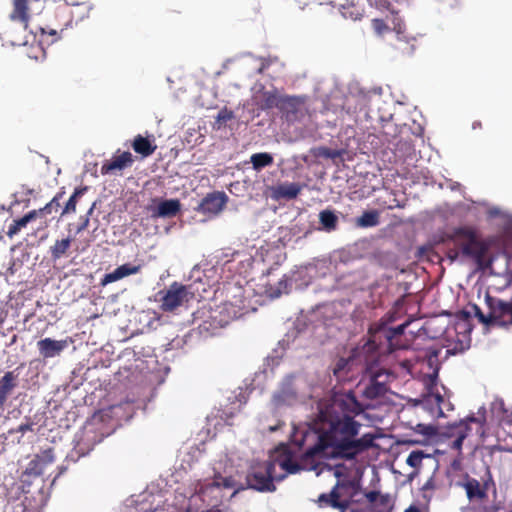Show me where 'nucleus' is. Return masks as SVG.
I'll use <instances>...</instances> for the list:
<instances>
[{
	"label": "nucleus",
	"instance_id": "43",
	"mask_svg": "<svg viewBox=\"0 0 512 512\" xmlns=\"http://www.w3.org/2000/svg\"><path fill=\"white\" fill-rule=\"evenodd\" d=\"M365 497L367 499L368 502L370 503H376L380 497V492L378 491H369L365 494Z\"/></svg>",
	"mask_w": 512,
	"mask_h": 512
},
{
	"label": "nucleus",
	"instance_id": "53",
	"mask_svg": "<svg viewBox=\"0 0 512 512\" xmlns=\"http://www.w3.org/2000/svg\"><path fill=\"white\" fill-rule=\"evenodd\" d=\"M50 34H51V35H55V34H56V32H55L54 30H52V31L50 32Z\"/></svg>",
	"mask_w": 512,
	"mask_h": 512
},
{
	"label": "nucleus",
	"instance_id": "27",
	"mask_svg": "<svg viewBox=\"0 0 512 512\" xmlns=\"http://www.w3.org/2000/svg\"><path fill=\"white\" fill-rule=\"evenodd\" d=\"M250 162L255 171H261L263 168L271 166L274 162L273 156L268 152L254 153L250 157Z\"/></svg>",
	"mask_w": 512,
	"mask_h": 512
},
{
	"label": "nucleus",
	"instance_id": "2",
	"mask_svg": "<svg viewBox=\"0 0 512 512\" xmlns=\"http://www.w3.org/2000/svg\"><path fill=\"white\" fill-rule=\"evenodd\" d=\"M443 242H453L455 247L448 248L447 257L455 261L460 255L472 259L481 270L489 268L492 260L488 257V244L483 241L476 228L460 226L444 233Z\"/></svg>",
	"mask_w": 512,
	"mask_h": 512
},
{
	"label": "nucleus",
	"instance_id": "16",
	"mask_svg": "<svg viewBox=\"0 0 512 512\" xmlns=\"http://www.w3.org/2000/svg\"><path fill=\"white\" fill-rule=\"evenodd\" d=\"M141 265H133L131 263H125L118 266L112 272L106 273L100 281L102 286H106L110 283L119 281L130 275H135L141 271Z\"/></svg>",
	"mask_w": 512,
	"mask_h": 512
},
{
	"label": "nucleus",
	"instance_id": "42",
	"mask_svg": "<svg viewBox=\"0 0 512 512\" xmlns=\"http://www.w3.org/2000/svg\"><path fill=\"white\" fill-rule=\"evenodd\" d=\"M462 421L467 422V425H468L469 427H470V424H471V423L478 424L480 429H482V427H483V425H484V422H485V420H484V419H481V418L475 417L474 415L467 416V417H466L465 419H463Z\"/></svg>",
	"mask_w": 512,
	"mask_h": 512
},
{
	"label": "nucleus",
	"instance_id": "18",
	"mask_svg": "<svg viewBox=\"0 0 512 512\" xmlns=\"http://www.w3.org/2000/svg\"><path fill=\"white\" fill-rule=\"evenodd\" d=\"M235 486V480L233 477H223L220 473H215L214 478L211 482L199 483L197 486V493L199 495H206L210 490L214 488H233Z\"/></svg>",
	"mask_w": 512,
	"mask_h": 512
},
{
	"label": "nucleus",
	"instance_id": "41",
	"mask_svg": "<svg viewBox=\"0 0 512 512\" xmlns=\"http://www.w3.org/2000/svg\"><path fill=\"white\" fill-rule=\"evenodd\" d=\"M34 423L30 421V419L27 420L26 423L20 424L16 429H12L9 431V433L19 432V433H26L27 431L33 430Z\"/></svg>",
	"mask_w": 512,
	"mask_h": 512
},
{
	"label": "nucleus",
	"instance_id": "34",
	"mask_svg": "<svg viewBox=\"0 0 512 512\" xmlns=\"http://www.w3.org/2000/svg\"><path fill=\"white\" fill-rule=\"evenodd\" d=\"M472 309L479 322L486 325H492V310H489V313L485 315L477 305H473Z\"/></svg>",
	"mask_w": 512,
	"mask_h": 512
},
{
	"label": "nucleus",
	"instance_id": "25",
	"mask_svg": "<svg viewBox=\"0 0 512 512\" xmlns=\"http://www.w3.org/2000/svg\"><path fill=\"white\" fill-rule=\"evenodd\" d=\"M380 223V213L377 210H369L356 218L355 224L359 228L375 227Z\"/></svg>",
	"mask_w": 512,
	"mask_h": 512
},
{
	"label": "nucleus",
	"instance_id": "51",
	"mask_svg": "<svg viewBox=\"0 0 512 512\" xmlns=\"http://www.w3.org/2000/svg\"><path fill=\"white\" fill-rule=\"evenodd\" d=\"M203 512H222V510L219 509V508L213 507V508L208 509V510L203 511Z\"/></svg>",
	"mask_w": 512,
	"mask_h": 512
},
{
	"label": "nucleus",
	"instance_id": "22",
	"mask_svg": "<svg viewBox=\"0 0 512 512\" xmlns=\"http://www.w3.org/2000/svg\"><path fill=\"white\" fill-rule=\"evenodd\" d=\"M132 148L137 154L145 158L152 155L157 149V146L154 144L153 140L138 134L134 137Z\"/></svg>",
	"mask_w": 512,
	"mask_h": 512
},
{
	"label": "nucleus",
	"instance_id": "40",
	"mask_svg": "<svg viewBox=\"0 0 512 512\" xmlns=\"http://www.w3.org/2000/svg\"><path fill=\"white\" fill-rule=\"evenodd\" d=\"M289 290V281L286 276H284L279 282H278V288L276 292L273 293V296H280L282 293H288Z\"/></svg>",
	"mask_w": 512,
	"mask_h": 512
},
{
	"label": "nucleus",
	"instance_id": "36",
	"mask_svg": "<svg viewBox=\"0 0 512 512\" xmlns=\"http://www.w3.org/2000/svg\"><path fill=\"white\" fill-rule=\"evenodd\" d=\"M423 459V453L421 451H413L407 457L406 463L413 468L420 466Z\"/></svg>",
	"mask_w": 512,
	"mask_h": 512
},
{
	"label": "nucleus",
	"instance_id": "11",
	"mask_svg": "<svg viewBox=\"0 0 512 512\" xmlns=\"http://www.w3.org/2000/svg\"><path fill=\"white\" fill-rule=\"evenodd\" d=\"M296 376L287 375L279 389L273 394L271 402L275 408L283 406H292L298 401V392L295 386Z\"/></svg>",
	"mask_w": 512,
	"mask_h": 512
},
{
	"label": "nucleus",
	"instance_id": "12",
	"mask_svg": "<svg viewBox=\"0 0 512 512\" xmlns=\"http://www.w3.org/2000/svg\"><path fill=\"white\" fill-rule=\"evenodd\" d=\"M228 197L224 192L208 193L195 209L208 218L218 215L226 206Z\"/></svg>",
	"mask_w": 512,
	"mask_h": 512
},
{
	"label": "nucleus",
	"instance_id": "15",
	"mask_svg": "<svg viewBox=\"0 0 512 512\" xmlns=\"http://www.w3.org/2000/svg\"><path fill=\"white\" fill-rule=\"evenodd\" d=\"M134 162L133 155L129 151L121 154H115L111 160L104 162L101 166V174H112L115 171H122L127 167H131Z\"/></svg>",
	"mask_w": 512,
	"mask_h": 512
},
{
	"label": "nucleus",
	"instance_id": "10",
	"mask_svg": "<svg viewBox=\"0 0 512 512\" xmlns=\"http://www.w3.org/2000/svg\"><path fill=\"white\" fill-rule=\"evenodd\" d=\"M470 430L471 428L467 425V422L458 421L441 427L439 436L450 441V447L460 454L463 441L469 435Z\"/></svg>",
	"mask_w": 512,
	"mask_h": 512
},
{
	"label": "nucleus",
	"instance_id": "55",
	"mask_svg": "<svg viewBox=\"0 0 512 512\" xmlns=\"http://www.w3.org/2000/svg\"><path fill=\"white\" fill-rule=\"evenodd\" d=\"M228 323V320H225L223 321V323L221 325H224V324H227Z\"/></svg>",
	"mask_w": 512,
	"mask_h": 512
},
{
	"label": "nucleus",
	"instance_id": "56",
	"mask_svg": "<svg viewBox=\"0 0 512 512\" xmlns=\"http://www.w3.org/2000/svg\"><path fill=\"white\" fill-rule=\"evenodd\" d=\"M275 430H276V428H274V427L270 428V431H275Z\"/></svg>",
	"mask_w": 512,
	"mask_h": 512
},
{
	"label": "nucleus",
	"instance_id": "1",
	"mask_svg": "<svg viewBox=\"0 0 512 512\" xmlns=\"http://www.w3.org/2000/svg\"><path fill=\"white\" fill-rule=\"evenodd\" d=\"M353 391L335 393L330 402L320 407L311 428L317 435L314 445L303 454L305 460L343 459L351 461L373 446L374 435L360 436L365 412Z\"/></svg>",
	"mask_w": 512,
	"mask_h": 512
},
{
	"label": "nucleus",
	"instance_id": "29",
	"mask_svg": "<svg viewBox=\"0 0 512 512\" xmlns=\"http://www.w3.org/2000/svg\"><path fill=\"white\" fill-rule=\"evenodd\" d=\"M71 239L65 238L61 240H56L54 245L50 247V254L53 260L60 259L70 248Z\"/></svg>",
	"mask_w": 512,
	"mask_h": 512
},
{
	"label": "nucleus",
	"instance_id": "33",
	"mask_svg": "<svg viewBox=\"0 0 512 512\" xmlns=\"http://www.w3.org/2000/svg\"><path fill=\"white\" fill-rule=\"evenodd\" d=\"M280 467L288 473H296L301 469V466L295 462L290 456H286L279 462Z\"/></svg>",
	"mask_w": 512,
	"mask_h": 512
},
{
	"label": "nucleus",
	"instance_id": "37",
	"mask_svg": "<svg viewBox=\"0 0 512 512\" xmlns=\"http://www.w3.org/2000/svg\"><path fill=\"white\" fill-rule=\"evenodd\" d=\"M343 154L342 150L331 149L327 147H321L319 149V155L329 159L340 158Z\"/></svg>",
	"mask_w": 512,
	"mask_h": 512
},
{
	"label": "nucleus",
	"instance_id": "7",
	"mask_svg": "<svg viewBox=\"0 0 512 512\" xmlns=\"http://www.w3.org/2000/svg\"><path fill=\"white\" fill-rule=\"evenodd\" d=\"M159 294H162L160 309L163 312H174L193 298V293L188 287L178 282H173L168 289Z\"/></svg>",
	"mask_w": 512,
	"mask_h": 512
},
{
	"label": "nucleus",
	"instance_id": "57",
	"mask_svg": "<svg viewBox=\"0 0 512 512\" xmlns=\"http://www.w3.org/2000/svg\"><path fill=\"white\" fill-rule=\"evenodd\" d=\"M341 512H346V509H341Z\"/></svg>",
	"mask_w": 512,
	"mask_h": 512
},
{
	"label": "nucleus",
	"instance_id": "13",
	"mask_svg": "<svg viewBox=\"0 0 512 512\" xmlns=\"http://www.w3.org/2000/svg\"><path fill=\"white\" fill-rule=\"evenodd\" d=\"M55 461L54 450L48 448L36 454L34 458L28 463L23 472L24 476L39 477L45 469Z\"/></svg>",
	"mask_w": 512,
	"mask_h": 512
},
{
	"label": "nucleus",
	"instance_id": "30",
	"mask_svg": "<svg viewBox=\"0 0 512 512\" xmlns=\"http://www.w3.org/2000/svg\"><path fill=\"white\" fill-rule=\"evenodd\" d=\"M86 191H87V187L76 188L74 193L71 195V197L67 201V203L62 211V215L67 214V213H74L76 211L77 199L79 197H81L82 195H84V193Z\"/></svg>",
	"mask_w": 512,
	"mask_h": 512
},
{
	"label": "nucleus",
	"instance_id": "19",
	"mask_svg": "<svg viewBox=\"0 0 512 512\" xmlns=\"http://www.w3.org/2000/svg\"><path fill=\"white\" fill-rule=\"evenodd\" d=\"M303 189L299 183H281L272 188V196L275 199L292 200L295 199Z\"/></svg>",
	"mask_w": 512,
	"mask_h": 512
},
{
	"label": "nucleus",
	"instance_id": "23",
	"mask_svg": "<svg viewBox=\"0 0 512 512\" xmlns=\"http://www.w3.org/2000/svg\"><path fill=\"white\" fill-rule=\"evenodd\" d=\"M338 484L332 489V491L329 494H321L318 497V502L320 505L325 504L327 506H331L333 508H339V509H347L348 502L347 501H340V494L337 490Z\"/></svg>",
	"mask_w": 512,
	"mask_h": 512
},
{
	"label": "nucleus",
	"instance_id": "24",
	"mask_svg": "<svg viewBox=\"0 0 512 512\" xmlns=\"http://www.w3.org/2000/svg\"><path fill=\"white\" fill-rule=\"evenodd\" d=\"M181 204L177 199H169L161 201L156 210V215L159 217H173L180 211Z\"/></svg>",
	"mask_w": 512,
	"mask_h": 512
},
{
	"label": "nucleus",
	"instance_id": "9",
	"mask_svg": "<svg viewBox=\"0 0 512 512\" xmlns=\"http://www.w3.org/2000/svg\"><path fill=\"white\" fill-rule=\"evenodd\" d=\"M279 112L281 118L289 124L302 121L307 114L305 97L286 95Z\"/></svg>",
	"mask_w": 512,
	"mask_h": 512
},
{
	"label": "nucleus",
	"instance_id": "44",
	"mask_svg": "<svg viewBox=\"0 0 512 512\" xmlns=\"http://www.w3.org/2000/svg\"><path fill=\"white\" fill-rule=\"evenodd\" d=\"M21 229L18 227V225H16L15 221H13L9 227H8V231H7V235L9 237H13L15 234H17Z\"/></svg>",
	"mask_w": 512,
	"mask_h": 512
},
{
	"label": "nucleus",
	"instance_id": "5",
	"mask_svg": "<svg viewBox=\"0 0 512 512\" xmlns=\"http://www.w3.org/2000/svg\"><path fill=\"white\" fill-rule=\"evenodd\" d=\"M276 463L274 461H263L251 466L246 475L247 487L259 492H274L276 486L274 481H281L285 474L275 475Z\"/></svg>",
	"mask_w": 512,
	"mask_h": 512
},
{
	"label": "nucleus",
	"instance_id": "26",
	"mask_svg": "<svg viewBox=\"0 0 512 512\" xmlns=\"http://www.w3.org/2000/svg\"><path fill=\"white\" fill-rule=\"evenodd\" d=\"M319 222L325 231L331 232L338 226V217L333 210L325 209L319 213Z\"/></svg>",
	"mask_w": 512,
	"mask_h": 512
},
{
	"label": "nucleus",
	"instance_id": "45",
	"mask_svg": "<svg viewBox=\"0 0 512 512\" xmlns=\"http://www.w3.org/2000/svg\"><path fill=\"white\" fill-rule=\"evenodd\" d=\"M38 213H40V212L37 210H32V211L28 212L27 214H25L24 217L27 218L28 222H30L37 217Z\"/></svg>",
	"mask_w": 512,
	"mask_h": 512
},
{
	"label": "nucleus",
	"instance_id": "4",
	"mask_svg": "<svg viewBox=\"0 0 512 512\" xmlns=\"http://www.w3.org/2000/svg\"><path fill=\"white\" fill-rule=\"evenodd\" d=\"M373 343H366L361 348L352 351L348 358L337 360L333 374L338 381H348L356 374L367 372L371 369V364L376 362V354L372 351Z\"/></svg>",
	"mask_w": 512,
	"mask_h": 512
},
{
	"label": "nucleus",
	"instance_id": "49",
	"mask_svg": "<svg viewBox=\"0 0 512 512\" xmlns=\"http://www.w3.org/2000/svg\"><path fill=\"white\" fill-rule=\"evenodd\" d=\"M381 505H385L388 502V496L387 495H381L378 499Z\"/></svg>",
	"mask_w": 512,
	"mask_h": 512
},
{
	"label": "nucleus",
	"instance_id": "39",
	"mask_svg": "<svg viewBox=\"0 0 512 512\" xmlns=\"http://www.w3.org/2000/svg\"><path fill=\"white\" fill-rule=\"evenodd\" d=\"M416 431L424 436H433L436 434L437 429L431 425L418 424L416 426Z\"/></svg>",
	"mask_w": 512,
	"mask_h": 512
},
{
	"label": "nucleus",
	"instance_id": "48",
	"mask_svg": "<svg viewBox=\"0 0 512 512\" xmlns=\"http://www.w3.org/2000/svg\"><path fill=\"white\" fill-rule=\"evenodd\" d=\"M404 512H422L420 508L416 505H410Z\"/></svg>",
	"mask_w": 512,
	"mask_h": 512
},
{
	"label": "nucleus",
	"instance_id": "6",
	"mask_svg": "<svg viewBox=\"0 0 512 512\" xmlns=\"http://www.w3.org/2000/svg\"><path fill=\"white\" fill-rule=\"evenodd\" d=\"M409 322L398 325L397 327H388L385 323H380L370 327L369 333L371 338L367 343H373L372 351L378 356L380 345H383L382 340H385L386 349L385 351L391 353L395 350L404 348V344L401 343L400 339L404 334L406 327Z\"/></svg>",
	"mask_w": 512,
	"mask_h": 512
},
{
	"label": "nucleus",
	"instance_id": "8",
	"mask_svg": "<svg viewBox=\"0 0 512 512\" xmlns=\"http://www.w3.org/2000/svg\"><path fill=\"white\" fill-rule=\"evenodd\" d=\"M370 372L369 382L366 384L362 391L363 397L369 400H375L383 397L388 392V381L390 373L384 369L372 371V368L368 370Z\"/></svg>",
	"mask_w": 512,
	"mask_h": 512
},
{
	"label": "nucleus",
	"instance_id": "52",
	"mask_svg": "<svg viewBox=\"0 0 512 512\" xmlns=\"http://www.w3.org/2000/svg\"><path fill=\"white\" fill-rule=\"evenodd\" d=\"M452 466L454 468H457L459 466V461L458 460H454L453 463H452Z\"/></svg>",
	"mask_w": 512,
	"mask_h": 512
},
{
	"label": "nucleus",
	"instance_id": "47",
	"mask_svg": "<svg viewBox=\"0 0 512 512\" xmlns=\"http://www.w3.org/2000/svg\"><path fill=\"white\" fill-rule=\"evenodd\" d=\"M376 3L378 5H380L381 7L386 8V9L394 12V10L390 7V3L387 0H376Z\"/></svg>",
	"mask_w": 512,
	"mask_h": 512
},
{
	"label": "nucleus",
	"instance_id": "32",
	"mask_svg": "<svg viewBox=\"0 0 512 512\" xmlns=\"http://www.w3.org/2000/svg\"><path fill=\"white\" fill-rule=\"evenodd\" d=\"M64 195V191L58 192L53 199L47 203L39 212L44 214H51L53 210H57L60 207V200Z\"/></svg>",
	"mask_w": 512,
	"mask_h": 512
},
{
	"label": "nucleus",
	"instance_id": "50",
	"mask_svg": "<svg viewBox=\"0 0 512 512\" xmlns=\"http://www.w3.org/2000/svg\"><path fill=\"white\" fill-rule=\"evenodd\" d=\"M88 222H89V220H88V219H86V220H85V221H84V222L79 226L78 231L80 232V231H82V230L86 229V227H87V225H88Z\"/></svg>",
	"mask_w": 512,
	"mask_h": 512
},
{
	"label": "nucleus",
	"instance_id": "35",
	"mask_svg": "<svg viewBox=\"0 0 512 512\" xmlns=\"http://www.w3.org/2000/svg\"><path fill=\"white\" fill-rule=\"evenodd\" d=\"M233 118V112L231 110H228L227 108H224L219 111L216 117V124L218 125V128H220L222 125H225L229 120Z\"/></svg>",
	"mask_w": 512,
	"mask_h": 512
},
{
	"label": "nucleus",
	"instance_id": "38",
	"mask_svg": "<svg viewBox=\"0 0 512 512\" xmlns=\"http://www.w3.org/2000/svg\"><path fill=\"white\" fill-rule=\"evenodd\" d=\"M372 28L379 36H382L384 33L389 31V26L384 22V20L377 18L372 20Z\"/></svg>",
	"mask_w": 512,
	"mask_h": 512
},
{
	"label": "nucleus",
	"instance_id": "14",
	"mask_svg": "<svg viewBox=\"0 0 512 512\" xmlns=\"http://www.w3.org/2000/svg\"><path fill=\"white\" fill-rule=\"evenodd\" d=\"M38 0H12V11L9 18L13 22L20 23L24 29L28 28L31 18V4Z\"/></svg>",
	"mask_w": 512,
	"mask_h": 512
},
{
	"label": "nucleus",
	"instance_id": "54",
	"mask_svg": "<svg viewBox=\"0 0 512 512\" xmlns=\"http://www.w3.org/2000/svg\"><path fill=\"white\" fill-rule=\"evenodd\" d=\"M223 309L228 310L229 309L228 305H225Z\"/></svg>",
	"mask_w": 512,
	"mask_h": 512
},
{
	"label": "nucleus",
	"instance_id": "28",
	"mask_svg": "<svg viewBox=\"0 0 512 512\" xmlns=\"http://www.w3.org/2000/svg\"><path fill=\"white\" fill-rule=\"evenodd\" d=\"M286 98V95H281L278 92H266L264 94L262 107L264 109H272L277 108L279 111L283 106V102Z\"/></svg>",
	"mask_w": 512,
	"mask_h": 512
},
{
	"label": "nucleus",
	"instance_id": "20",
	"mask_svg": "<svg viewBox=\"0 0 512 512\" xmlns=\"http://www.w3.org/2000/svg\"><path fill=\"white\" fill-rule=\"evenodd\" d=\"M18 375L14 371H8L0 378V410L4 408V405L17 386Z\"/></svg>",
	"mask_w": 512,
	"mask_h": 512
},
{
	"label": "nucleus",
	"instance_id": "3",
	"mask_svg": "<svg viewBox=\"0 0 512 512\" xmlns=\"http://www.w3.org/2000/svg\"><path fill=\"white\" fill-rule=\"evenodd\" d=\"M439 349H429L426 351L422 363L427 366V394L423 399L424 405L437 416H444V410L450 411L453 409L452 404L445 399L438 389V374L441 363L439 361Z\"/></svg>",
	"mask_w": 512,
	"mask_h": 512
},
{
	"label": "nucleus",
	"instance_id": "17",
	"mask_svg": "<svg viewBox=\"0 0 512 512\" xmlns=\"http://www.w3.org/2000/svg\"><path fill=\"white\" fill-rule=\"evenodd\" d=\"M67 346V340L44 338L37 342L39 353L43 358H53L58 356Z\"/></svg>",
	"mask_w": 512,
	"mask_h": 512
},
{
	"label": "nucleus",
	"instance_id": "46",
	"mask_svg": "<svg viewBox=\"0 0 512 512\" xmlns=\"http://www.w3.org/2000/svg\"><path fill=\"white\" fill-rule=\"evenodd\" d=\"M16 225H18V227L21 229L23 227H25L29 222L27 221V218H25L24 216L19 218V219H16L14 220Z\"/></svg>",
	"mask_w": 512,
	"mask_h": 512
},
{
	"label": "nucleus",
	"instance_id": "21",
	"mask_svg": "<svg viewBox=\"0 0 512 512\" xmlns=\"http://www.w3.org/2000/svg\"><path fill=\"white\" fill-rule=\"evenodd\" d=\"M466 491V495L469 500H482L486 498V489L483 488L480 482L466 475L465 482L462 484Z\"/></svg>",
	"mask_w": 512,
	"mask_h": 512
},
{
	"label": "nucleus",
	"instance_id": "31",
	"mask_svg": "<svg viewBox=\"0 0 512 512\" xmlns=\"http://www.w3.org/2000/svg\"><path fill=\"white\" fill-rule=\"evenodd\" d=\"M394 49L402 56H410L414 53L415 46L412 42L398 37Z\"/></svg>",
	"mask_w": 512,
	"mask_h": 512
}]
</instances>
